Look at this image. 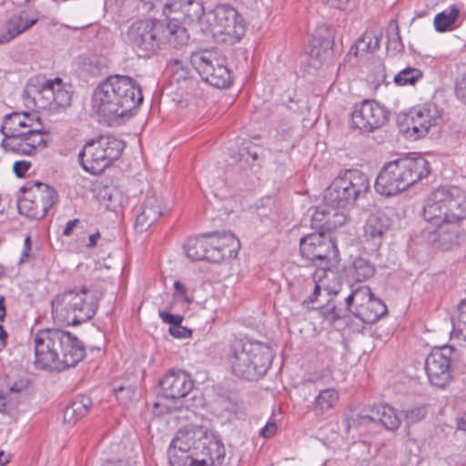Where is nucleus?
<instances>
[{"instance_id":"obj_1","label":"nucleus","mask_w":466,"mask_h":466,"mask_svg":"<svg viewBox=\"0 0 466 466\" xmlns=\"http://www.w3.org/2000/svg\"><path fill=\"white\" fill-rule=\"evenodd\" d=\"M421 216L430 225L422 230L425 242L436 250L460 245V222L466 218V192L456 186L439 187L423 203Z\"/></svg>"},{"instance_id":"obj_2","label":"nucleus","mask_w":466,"mask_h":466,"mask_svg":"<svg viewBox=\"0 0 466 466\" xmlns=\"http://www.w3.org/2000/svg\"><path fill=\"white\" fill-rule=\"evenodd\" d=\"M35 367L61 371L76 366L85 357L83 343L61 329H39L34 339Z\"/></svg>"},{"instance_id":"obj_3","label":"nucleus","mask_w":466,"mask_h":466,"mask_svg":"<svg viewBox=\"0 0 466 466\" xmlns=\"http://www.w3.org/2000/svg\"><path fill=\"white\" fill-rule=\"evenodd\" d=\"M143 102L139 84L127 76H109L94 90L92 106L106 121L130 116Z\"/></svg>"},{"instance_id":"obj_4","label":"nucleus","mask_w":466,"mask_h":466,"mask_svg":"<svg viewBox=\"0 0 466 466\" xmlns=\"http://www.w3.org/2000/svg\"><path fill=\"white\" fill-rule=\"evenodd\" d=\"M430 172V162L423 157H400L381 167L374 187L381 196H394L426 177Z\"/></svg>"},{"instance_id":"obj_5","label":"nucleus","mask_w":466,"mask_h":466,"mask_svg":"<svg viewBox=\"0 0 466 466\" xmlns=\"http://www.w3.org/2000/svg\"><path fill=\"white\" fill-rule=\"evenodd\" d=\"M104 292L101 288L83 286L58 293L51 302L53 318L73 326L86 322L96 315Z\"/></svg>"},{"instance_id":"obj_6","label":"nucleus","mask_w":466,"mask_h":466,"mask_svg":"<svg viewBox=\"0 0 466 466\" xmlns=\"http://www.w3.org/2000/svg\"><path fill=\"white\" fill-rule=\"evenodd\" d=\"M229 361L232 373L239 379L261 378L266 375L272 352L265 343L248 339H236L231 342Z\"/></svg>"},{"instance_id":"obj_7","label":"nucleus","mask_w":466,"mask_h":466,"mask_svg":"<svg viewBox=\"0 0 466 466\" xmlns=\"http://www.w3.org/2000/svg\"><path fill=\"white\" fill-rule=\"evenodd\" d=\"M239 248L240 241L228 231L207 232L189 238L184 245L186 255L192 261L207 260L213 263L236 258Z\"/></svg>"},{"instance_id":"obj_8","label":"nucleus","mask_w":466,"mask_h":466,"mask_svg":"<svg viewBox=\"0 0 466 466\" xmlns=\"http://www.w3.org/2000/svg\"><path fill=\"white\" fill-rule=\"evenodd\" d=\"M201 30L218 41L238 42L245 33V23L238 12L230 5H218L208 10L201 20Z\"/></svg>"},{"instance_id":"obj_9","label":"nucleus","mask_w":466,"mask_h":466,"mask_svg":"<svg viewBox=\"0 0 466 466\" xmlns=\"http://www.w3.org/2000/svg\"><path fill=\"white\" fill-rule=\"evenodd\" d=\"M370 187V179L365 173L359 169H348L325 190L324 201L330 207L350 208L366 196Z\"/></svg>"},{"instance_id":"obj_10","label":"nucleus","mask_w":466,"mask_h":466,"mask_svg":"<svg viewBox=\"0 0 466 466\" xmlns=\"http://www.w3.org/2000/svg\"><path fill=\"white\" fill-rule=\"evenodd\" d=\"M124 147L123 140L114 136H100L85 144L78 158L86 171L99 175L121 157Z\"/></svg>"},{"instance_id":"obj_11","label":"nucleus","mask_w":466,"mask_h":466,"mask_svg":"<svg viewBox=\"0 0 466 466\" xmlns=\"http://www.w3.org/2000/svg\"><path fill=\"white\" fill-rule=\"evenodd\" d=\"M20 190L23 197L17 203L19 213L32 219L44 218L58 201L56 189L40 181L27 182Z\"/></svg>"},{"instance_id":"obj_12","label":"nucleus","mask_w":466,"mask_h":466,"mask_svg":"<svg viewBox=\"0 0 466 466\" xmlns=\"http://www.w3.org/2000/svg\"><path fill=\"white\" fill-rule=\"evenodd\" d=\"M163 21L157 19H142L134 22L127 30V40L140 56H150L161 49L163 41Z\"/></svg>"},{"instance_id":"obj_13","label":"nucleus","mask_w":466,"mask_h":466,"mask_svg":"<svg viewBox=\"0 0 466 466\" xmlns=\"http://www.w3.org/2000/svg\"><path fill=\"white\" fill-rule=\"evenodd\" d=\"M190 64L210 86L226 88L232 83L231 72L225 65V60L214 51L202 50L193 53Z\"/></svg>"},{"instance_id":"obj_14","label":"nucleus","mask_w":466,"mask_h":466,"mask_svg":"<svg viewBox=\"0 0 466 466\" xmlns=\"http://www.w3.org/2000/svg\"><path fill=\"white\" fill-rule=\"evenodd\" d=\"M301 256L323 270L329 269L331 260H336L339 250L335 242L321 232L308 234L300 238Z\"/></svg>"},{"instance_id":"obj_15","label":"nucleus","mask_w":466,"mask_h":466,"mask_svg":"<svg viewBox=\"0 0 466 466\" xmlns=\"http://www.w3.org/2000/svg\"><path fill=\"white\" fill-rule=\"evenodd\" d=\"M459 357L458 350L451 345L434 349L424 362L428 379H438L441 376L450 378L466 373L464 367L460 366Z\"/></svg>"},{"instance_id":"obj_16","label":"nucleus","mask_w":466,"mask_h":466,"mask_svg":"<svg viewBox=\"0 0 466 466\" xmlns=\"http://www.w3.org/2000/svg\"><path fill=\"white\" fill-rule=\"evenodd\" d=\"M389 111L375 100H363L354 106L351 125L360 132L370 133L382 127L388 121Z\"/></svg>"},{"instance_id":"obj_17","label":"nucleus","mask_w":466,"mask_h":466,"mask_svg":"<svg viewBox=\"0 0 466 466\" xmlns=\"http://www.w3.org/2000/svg\"><path fill=\"white\" fill-rule=\"evenodd\" d=\"M441 114L436 105L424 104L409 110L402 116L401 126L406 132L410 130L415 137H424L432 126H437Z\"/></svg>"},{"instance_id":"obj_18","label":"nucleus","mask_w":466,"mask_h":466,"mask_svg":"<svg viewBox=\"0 0 466 466\" xmlns=\"http://www.w3.org/2000/svg\"><path fill=\"white\" fill-rule=\"evenodd\" d=\"M196 444L195 431L188 427L180 429L168 448L170 466H198V456L194 458L190 453Z\"/></svg>"},{"instance_id":"obj_19","label":"nucleus","mask_w":466,"mask_h":466,"mask_svg":"<svg viewBox=\"0 0 466 466\" xmlns=\"http://www.w3.org/2000/svg\"><path fill=\"white\" fill-rule=\"evenodd\" d=\"M202 4L198 0H169L164 5L163 14L172 21L191 24L201 20L204 14Z\"/></svg>"},{"instance_id":"obj_20","label":"nucleus","mask_w":466,"mask_h":466,"mask_svg":"<svg viewBox=\"0 0 466 466\" xmlns=\"http://www.w3.org/2000/svg\"><path fill=\"white\" fill-rule=\"evenodd\" d=\"M389 228L390 219L384 213L377 211L370 215L364 225V238L371 250L375 251L380 247Z\"/></svg>"},{"instance_id":"obj_21","label":"nucleus","mask_w":466,"mask_h":466,"mask_svg":"<svg viewBox=\"0 0 466 466\" xmlns=\"http://www.w3.org/2000/svg\"><path fill=\"white\" fill-rule=\"evenodd\" d=\"M139 213L137 215L135 228L137 232L148 229L163 215V205L155 194L147 195Z\"/></svg>"},{"instance_id":"obj_22","label":"nucleus","mask_w":466,"mask_h":466,"mask_svg":"<svg viewBox=\"0 0 466 466\" xmlns=\"http://www.w3.org/2000/svg\"><path fill=\"white\" fill-rule=\"evenodd\" d=\"M202 448L198 454V466H220L223 463L226 450L223 443L217 438L198 440L196 449Z\"/></svg>"},{"instance_id":"obj_23","label":"nucleus","mask_w":466,"mask_h":466,"mask_svg":"<svg viewBox=\"0 0 466 466\" xmlns=\"http://www.w3.org/2000/svg\"><path fill=\"white\" fill-rule=\"evenodd\" d=\"M38 21V17H30L25 11L11 16L5 23V29L0 33V46L9 43L11 40L30 29Z\"/></svg>"},{"instance_id":"obj_24","label":"nucleus","mask_w":466,"mask_h":466,"mask_svg":"<svg viewBox=\"0 0 466 466\" xmlns=\"http://www.w3.org/2000/svg\"><path fill=\"white\" fill-rule=\"evenodd\" d=\"M35 121L40 124V117L25 111L12 112L5 116L0 127V133H15L34 129L35 128Z\"/></svg>"},{"instance_id":"obj_25","label":"nucleus","mask_w":466,"mask_h":466,"mask_svg":"<svg viewBox=\"0 0 466 466\" xmlns=\"http://www.w3.org/2000/svg\"><path fill=\"white\" fill-rule=\"evenodd\" d=\"M61 82V77L46 79L42 76H35L30 78L29 86L34 88V90L36 92L37 99L41 102L42 107H52L56 86ZM35 99H36V97H35Z\"/></svg>"},{"instance_id":"obj_26","label":"nucleus","mask_w":466,"mask_h":466,"mask_svg":"<svg viewBox=\"0 0 466 466\" xmlns=\"http://www.w3.org/2000/svg\"><path fill=\"white\" fill-rule=\"evenodd\" d=\"M341 289L334 291L335 298L328 300V303L319 308V313L324 321L329 325H335L337 321L344 319L351 313V309L344 302L342 304L341 298L339 299Z\"/></svg>"},{"instance_id":"obj_27","label":"nucleus","mask_w":466,"mask_h":466,"mask_svg":"<svg viewBox=\"0 0 466 466\" xmlns=\"http://www.w3.org/2000/svg\"><path fill=\"white\" fill-rule=\"evenodd\" d=\"M351 313L362 322L372 324L387 313L386 305L375 296L369 299L360 308L351 309Z\"/></svg>"},{"instance_id":"obj_28","label":"nucleus","mask_w":466,"mask_h":466,"mask_svg":"<svg viewBox=\"0 0 466 466\" xmlns=\"http://www.w3.org/2000/svg\"><path fill=\"white\" fill-rule=\"evenodd\" d=\"M370 421H379L390 431L397 430L400 425V418L395 409L387 404L374 405L370 408Z\"/></svg>"},{"instance_id":"obj_29","label":"nucleus","mask_w":466,"mask_h":466,"mask_svg":"<svg viewBox=\"0 0 466 466\" xmlns=\"http://www.w3.org/2000/svg\"><path fill=\"white\" fill-rule=\"evenodd\" d=\"M343 273L349 282H361L375 274V267L369 260L360 257L345 267Z\"/></svg>"},{"instance_id":"obj_30","label":"nucleus","mask_w":466,"mask_h":466,"mask_svg":"<svg viewBox=\"0 0 466 466\" xmlns=\"http://www.w3.org/2000/svg\"><path fill=\"white\" fill-rule=\"evenodd\" d=\"M163 27L166 30L163 33L165 39L161 41V49H165L167 46L178 48L187 43L188 35L185 27L173 22H163Z\"/></svg>"},{"instance_id":"obj_31","label":"nucleus","mask_w":466,"mask_h":466,"mask_svg":"<svg viewBox=\"0 0 466 466\" xmlns=\"http://www.w3.org/2000/svg\"><path fill=\"white\" fill-rule=\"evenodd\" d=\"M4 139L1 142V147L8 152H12L22 156H31V148L25 140L26 130L15 133L2 134Z\"/></svg>"},{"instance_id":"obj_32","label":"nucleus","mask_w":466,"mask_h":466,"mask_svg":"<svg viewBox=\"0 0 466 466\" xmlns=\"http://www.w3.org/2000/svg\"><path fill=\"white\" fill-rule=\"evenodd\" d=\"M164 398L176 400L186 397L194 387V380H158Z\"/></svg>"},{"instance_id":"obj_33","label":"nucleus","mask_w":466,"mask_h":466,"mask_svg":"<svg viewBox=\"0 0 466 466\" xmlns=\"http://www.w3.org/2000/svg\"><path fill=\"white\" fill-rule=\"evenodd\" d=\"M90 405L91 400L88 398H81L73 400L64 410V422L75 424L80 418L86 414Z\"/></svg>"},{"instance_id":"obj_34","label":"nucleus","mask_w":466,"mask_h":466,"mask_svg":"<svg viewBox=\"0 0 466 466\" xmlns=\"http://www.w3.org/2000/svg\"><path fill=\"white\" fill-rule=\"evenodd\" d=\"M339 400V394L334 389H326L319 391L315 399L314 411L319 416L330 410Z\"/></svg>"},{"instance_id":"obj_35","label":"nucleus","mask_w":466,"mask_h":466,"mask_svg":"<svg viewBox=\"0 0 466 466\" xmlns=\"http://www.w3.org/2000/svg\"><path fill=\"white\" fill-rule=\"evenodd\" d=\"M459 8L455 5H452L448 10L437 14L434 17L436 31L446 32L451 29L459 16Z\"/></svg>"},{"instance_id":"obj_36","label":"nucleus","mask_w":466,"mask_h":466,"mask_svg":"<svg viewBox=\"0 0 466 466\" xmlns=\"http://www.w3.org/2000/svg\"><path fill=\"white\" fill-rule=\"evenodd\" d=\"M373 296L374 294L368 286H361L352 290L349 295L341 296V299L349 306V309L354 306L355 309L360 308V305L365 304Z\"/></svg>"},{"instance_id":"obj_37","label":"nucleus","mask_w":466,"mask_h":466,"mask_svg":"<svg viewBox=\"0 0 466 466\" xmlns=\"http://www.w3.org/2000/svg\"><path fill=\"white\" fill-rule=\"evenodd\" d=\"M48 136V131L42 127L26 130L25 140L31 148V156L35 155L38 149H44L48 146V140L45 137Z\"/></svg>"},{"instance_id":"obj_38","label":"nucleus","mask_w":466,"mask_h":466,"mask_svg":"<svg viewBox=\"0 0 466 466\" xmlns=\"http://www.w3.org/2000/svg\"><path fill=\"white\" fill-rule=\"evenodd\" d=\"M453 329L451 332V339L466 341V302L462 301L458 307V315L452 319Z\"/></svg>"},{"instance_id":"obj_39","label":"nucleus","mask_w":466,"mask_h":466,"mask_svg":"<svg viewBox=\"0 0 466 466\" xmlns=\"http://www.w3.org/2000/svg\"><path fill=\"white\" fill-rule=\"evenodd\" d=\"M423 77V73L421 70L416 67L408 66L401 71H400L394 76V83L397 86H415L417 82H419Z\"/></svg>"},{"instance_id":"obj_40","label":"nucleus","mask_w":466,"mask_h":466,"mask_svg":"<svg viewBox=\"0 0 466 466\" xmlns=\"http://www.w3.org/2000/svg\"><path fill=\"white\" fill-rule=\"evenodd\" d=\"M370 422H371L370 414H359L355 410L345 413L342 419V424L347 432L352 430L359 431L362 425Z\"/></svg>"},{"instance_id":"obj_41","label":"nucleus","mask_w":466,"mask_h":466,"mask_svg":"<svg viewBox=\"0 0 466 466\" xmlns=\"http://www.w3.org/2000/svg\"><path fill=\"white\" fill-rule=\"evenodd\" d=\"M72 93L66 87L63 81L56 85L53 106L66 107L71 105Z\"/></svg>"},{"instance_id":"obj_42","label":"nucleus","mask_w":466,"mask_h":466,"mask_svg":"<svg viewBox=\"0 0 466 466\" xmlns=\"http://www.w3.org/2000/svg\"><path fill=\"white\" fill-rule=\"evenodd\" d=\"M388 48H391L396 52H401L404 46L401 42L399 25L396 22H390V29L388 30Z\"/></svg>"},{"instance_id":"obj_43","label":"nucleus","mask_w":466,"mask_h":466,"mask_svg":"<svg viewBox=\"0 0 466 466\" xmlns=\"http://www.w3.org/2000/svg\"><path fill=\"white\" fill-rule=\"evenodd\" d=\"M342 207H330L329 217L328 218L327 230L333 229L344 225L347 221V215Z\"/></svg>"},{"instance_id":"obj_44","label":"nucleus","mask_w":466,"mask_h":466,"mask_svg":"<svg viewBox=\"0 0 466 466\" xmlns=\"http://www.w3.org/2000/svg\"><path fill=\"white\" fill-rule=\"evenodd\" d=\"M372 52V37L365 34L361 35L354 46L350 49L349 55L358 56L359 55Z\"/></svg>"},{"instance_id":"obj_45","label":"nucleus","mask_w":466,"mask_h":466,"mask_svg":"<svg viewBox=\"0 0 466 466\" xmlns=\"http://www.w3.org/2000/svg\"><path fill=\"white\" fill-rule=\"evenodd\" d=\"M5 380H0V382H5ZM25 380H20L22 383L21 386H18V383H14L13 385L4 386L3 383H0V412L5 410L7 396L11 392H20L23 388L26 387L27 384L24 383Z\"/></svg>"},{"instance_id":"obj_46","label":"nucleus","mask_w":466,"mask_h":466,"mask_svg":"<svg viewBox=\"0 0 466 466\" xmlns=\"http://www.w3.org/2000/svg\"><path fill=\"white\" fill-rule=\"evenodd\" d=\"M329 208L330 206L326 204L323 200L322 205L317 207L314 213L312 214V221L315 222L317 226L327 229L328 218L329 217Z\"/></svg>"},{"instance_id":"obj_47","label":"nucleus","mask_w":466,"mask_h":466,"mask_svg":"<svg viewBox=\"0 0 466 466\" xmlns=\"http://www.w3.org/2000/svg\"><path fill=\"white\" fill-rule=\"evenodd\" d=\"M427 406L421 405L405 410V420L408 424H415L425 418Z\"/></svg>"},{"instance_id":"obj_48","label":"nucleus","mask_w":466,"mask_h":466,"mask_svg":"<svg viewBox=\"0 0 466 466\" xmlns=\"http://www.w3.org/2000/svg\"><path fill=\"white\" fill-rule=\"evenodd\" d=\"M172 72V80L179 83L180 81L187 80L189 78L188 68L183 66L182 62L174 60L170 66Z\"/></svg>"},{"instance_id":"obj_49","label":"nucleus","mask_w":466,"mask_h":466,"mask_svg":"<svg viewBox=\"0 0 466 466\" xmlns=\"http://www.w3.org/2000/svg\"><path fill=\"white\" fill-rule=\"evenodd\" d=\"M318 43L319 45V47H317L315 45L312 48V56H319V48H321L323 50V53L325 54V56H329L332 53V47L334 46V41L333 39L330 37V35H329L328 36L326 37H323L319 40H318Z\"/></svg>"},{"instance_id":"obj_50","label":"nucleus","mask_w":466,"mask_h":466,"mask_svg":"<svg viewBox=\"0 0 466 466\" xmlns=\"http://www.w3.org/2000/svg\"><path fill=\"white\" fill-rule=\"evenodd\" d=\"M174 296L176 298H180L183 299L184 302L187 304H191L193 301V298L188 295L187 289L186 288L185 284L182 283L179 280H176L174 282Z\"/></svg>"},{"instance_id":"obj_51","label":"nucleus","mask_w":466,"mask_h":466,"mask_svg":"<svg viewBox=\"0 0 466 466\" xmlns=\"http://www.w3.org/2000/svg\"><path fill=\"white\" fill-rule=\"evenodd\" d=\"M158 314L162 321L168 324L169 327L178 326V324H182L184 319L181 315L172 314L164 310H160Z\"/></svg>"},{"instance_id":"obj_52","label":"nucleus","mask_w":466,"mask_h":466,"mask_svg":"<svg viewBox=\"0 0 466 466\" xmlns=\"http://www.w3.org/2000/svg\"><path fill=\"white\" fill-rule=\"evenodd\" d=\"M168 332L171 336L177 339H187L192 335V330L187 327H183L181 324L175 327H169Z\"/></svg>"},{"instance_id":"obj_53","label":"nucleus","mask_w":466,"mask_h":466,"mask_svg":"<svg viewBox=\"0 0 466 466\" xmlns=\"http://www.w3.org/2000/svg\"><path fill=\"white\" fill-rule=\"evenodd\" d=\"M455 95L459 100L466 105V74L457 80Z\"/></svg>"},{"instance_id":"obj_54","label":"nucleus","mask_w":466,"mask_h":466,"mask_svg":"<svg viewBox=\"0 0 466 466\" xmlns=\"http://www.w3.org/2000/svg\"><path fill=\"white\" fill-rule=\"evenodd\" d=\"M32 164L27 160H18L13 165V171L17 177H24L25 173L30 169Z\"/></svg>"},{"instance_id":"obj_55","label":"nucleus","mask_w":466,"mask_h":466,"mask_svg":"<svg viewBox=\"0 0 466 466\" xmlns=\"http://www.w3.org/2000/svg\"><path fill=\"white\" fill-rule=\"evenodd\" d=\"M113 391L118 400H130L134 396V390L130 387L118 386Z\"/></svg>"},{"instance_id":"obj_56","label":"nucleus","mask_w":466,"mask_h":466,"mask_svg":"<svg viewBox=\"0 0 466 466\" xmlns=\"http://www.w3.org/2000/svg\"><path fill=\"white\" fill-rule=\"evenodd\" d=\"M277 424L274 420H269L267 424L262 428L260 434L264 438H270L277 431Z\"/></svg>"},{"instance_id":"obj_57","label":"nucleus","mask_w":466,"mask_h":466,"mask_svg":"<svg viewBox=\"0 0 466 466\" xmlns=\"http://www.w3.org/2000/svg\"><path fill=\"white\" fill-rule=\"evenodd\" d=\"M117 191L115 189L106 188L105 194L102 196L104 199H106L108 201V204H106L107 207L112 206V208H116L117 201Z\"/></svg>"},{"instance_id":"obj_58","label":"nucleus","mask_w":466,"mask_h":466,"mask_svg":"<svg viewBox=\"0 0 466 466\" xmlns=\"http://www.w3.org/2000/svg\"><path fill=\"white\" fill-rule=\"evenodd\" d=\"M319 294H320V287L318 283L315 282L312 294L303 300L302 305L305 307H308L309 309V305L314 303L315 301H317Z\"/></svg>"},{"instance_id":"obj_59","label":"nucleus","mask_w":466,"mask_h":466,"mask_svg":"<svg viewBox=\"0 0 466 466\" xmlns=\"http://www.w3.org/2000/svg\"><path fill=\"white\" fill-rule=\"evenodd\" d=\"M181 376L184 377V379H190V374L187 371L180 369L172 368L167 371L165 379H167L168 377L179 378Z\"/></svg>"},{"instance_id":"obj_60","label":"nucleus","mask_w":466,"mask_h":466,"mask_svg":"<svg viewBox=\"0 0 466 466\" xmlns=\"http://www.w3.org/2000/svg\"><path fill=\"white\" fill-rule=\"evenodd\" d=\"M255 146L246 147L241 149L240 156L245 157L248 155L252 158L253 161H257L259 158V155L257 150H255Z\"/></svg>"},{"instance_id":"obj_61","label":"nucleus","mask_w":466,"mask_h":466,"mask_svg":"<svg viewBox=\"0 0 466 466\" xmlns=\"http://www.w3.org/2000/svg\"><path fill=\"white\" fill-rule=\"evenodd\" d=\"M79 222H80V221H79V219H78V218H75V219H73V220H69V221L66 223V227H65V228H64V230H63V235H64L65 237H69V236H71V235H72V233H73L74 228H75L79 224Z\"/></svg>"},{"instance_id":"obj_62","label":"nucleus","mask_w":466,"mask_h":466,"mask_svg":"<svg viewBox=\"0 0 466 466\" xmlns=\"http://www.w3.org/2000/svg\"><path fill=\"white\" fill-rule=\"evenodd\" d=\"M31 250V238L30 236H26L24 241V250L21 256V262L25 260V258L29 257V252Z\"/></svg>"},{"instance_id":"obj_63","label":"nucleus","mask_w":466,"mask_h":466,"mask_svg":"<svg viewBox=\"0 0 466 466\" xmlns=\"http://www.w3.org/2000/svg\"><path fill=\"white\" fill-rule=\"evenodd\" d=\"M5 316H6L5 298V296H0V322L5 320Z\"/></svg>"},{"instance_id":"obj_64","label":"nucleus","mask_w":466,"mask_h":466,"mask_svg":"<svg viewBox=\"0 0 466 466\" xmlns=\"http://www.w3.org/2000/svg\"><path fill=\"white\" fill-rule=\"evenodd\" d=\"M7 339L8 334L4 329L3 325L0 324V349L4 348L6 345Z\"/></svg>"}]
</instances>
